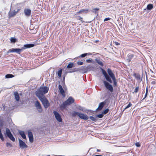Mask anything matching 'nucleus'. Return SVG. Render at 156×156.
Returning a JSON list of instances; mask_svg holds the SVG:
<instances>
[{"mask_svg": "<svg viewBox=\"0 0 156 156\" xmlns=\"http://www.w3.org/2000/svg\"><path fill=\"white\" fill-rule=\"evenodd\" d=\"M48 90L47 87H41L36 91V95L38 98L44 97V95L48 92Z\"/></svg>", "mask_w": 156, "mask_h": 156, "instance_id": "nucleus-1", "label": "nucleus"}, {"mask_svg": "<svg viewBox=\"0 0 156 156\" xmlns=\"http://www.w3.org/2000/svg\"><path fill=\"white\" fill-rule=\"evenodd\" d=\"M33 44H26L24 45L23 47H22L21 49L19 48H12L9 49L7 52L6 53L8 54L11 52H16L18 53H20L22 51V50L26 48L32 47L34 46Z\"/></svg>", "mask_w": 156, "mask_h": 156, "instance_id": "nucleus-2", "label": "nucleus"}, {"mask_svg": "<svg viewBox=\"0 0 156 156\" xmlns=\"http://www.w3.org/2000/svg\"><path fill=\"white\" fill-rule=\"evenodd\" d=\"M74 101L73 98L71 97H70L65 102L61 105L60 106L61 108L62 109H65L67 105H69L73 103Z\"/></svg>", "mask_w": 156, "mask_h": 156, "instance_id": "nucleus-3", "label": "nucleus"}, {"mask_svg": "<svg viewBox=\"0 0 156 156\" xmlns=\"http://www.w3.org/2000/svg\"><path fill=\"white\" fill-rule=\"evenodd\" d=\"M72 115L74 116L77 115L80 119L85 120H87L88 119V116L86 115L75 111L73 112Z\"/></svg>", "mask_w": 156, "mask_h": 156, "instance_id": "nucleus-4", "label": "nucleus"}, {"mask_svg": "<svg viewBox=\"0 0 156 156\" xmlns=\"http://www.w3.org/2000/svg\"><path fill=\"white\" fill-rule=\"evenodd\" d=\"M42 102L44 107L47 108L49 105V103L45 97L38 98Z\"/></svg>", "mask_w": 156, "mask_h": 156, "instance_id": "nucleus-5", "label": "nucleus"}, {"mask_svg": "<svg viewBox=\"0 0 156 156\" xmlns=\"http://www.w3.org/2000/svg\"><path fill=\"white\" fill-rule=\"evenodd\" d=\"M6 133L7 136L12 141H15V139L14 137L11 134L9 129L8 128H6Z\"/></svg>", "mask_w": 156, "mask_h": 156, "instance_id": "nucleus-6", "label": "nucleus"}, {"mask_svg": "<svg viewBox=\"0 0 156 156\" xmlns=\"http://www.w3.org/2000/svg\"><path fill=\"white\" fill-rule=\"evenodd\" d=\"M20 10V9L19 8L17 9L16 11L15 10L10 11L9 13V17H12L15 16Z\"/></svg>", "mask_w": 156, "mask_h": 156, "instance_id": "nucleus-7", "label": "nucleus"}, {"mask_svg": "<svg viewBox=\"0 0 156 156\" xmlns=\"http://www.w3.org/2000/svg\"><path fill=\"white\" fill-rule=\"evenodd\" d=\"M101 70L102 71V73L104 76L106 80L108 81L110 83H112V80H111V78L108 75L106 72L105 70H104V69H101Z\"/></svg>", "mask_w": 156, "mask_h": 156, "instance_id": "nucleus-8", "label": "nucleus"}, {"mask_svg": "<svg viewBox=\"0 0 156 156\" xmlns=\"http://www.w3.org/2000/svg\"><path fill=\"white\" fill-rule=\"evenodd\" d=\"M103 82L107 89L109 90L110 91L112 92L113 91V88L112 85L109 84L106 81H104Z\"/></svg>", "mask_w": 156, "mask_h": 156, "instance_id": "nucleus-9", "label": "nucleus"}, {"mask_svg": "<svg viewBox=\"0 0 156 156\" xmlns=\"http://www.w3.org/2000/svg\"><path fill=\"white\" fill-rule=\"evenodd\" d=\"M103 82L107 89L109 90L110 91L112 92L113 91V88L112 85L109 84L106 81H104Z\"/></svg>", "mask_w": 156, "mask_h": 156, "instance_id": "nucleus-10", "label": "nucleus"}, {"mask_svg": "<svg viewBox=\"0 0 156 156\" xmlns=\"http://www.w3.org/2000/svg\"><path fill=\"white\" fill-rule=\"evenodd\" d=\"M19 145L20 148H27V145L25 143L20 139H19Z\"/></svg>", "mask_w": 156, "mask_h": 156, "instance_id": "nucleus-11", "label": "nucleus"}, {"mask_svg": "<svg viewBox=\"0 0 156 156\" xmlns=\"http://www.w3.org/2000/svg\"><path fill=\"white\" fill-rule=\"evenodd\" d=\"M53 113L56 120L59 122H61L62 118L59 114L56 111H54Z\"/></svg>", "mask_w": 156, "mask_h": 156, "instance_id": "nucleus-12", "label": "nucleus"}, {"mask_svg": "<svg viewBox=\"0 0 156 156\" xmlns=\"http://www.w3.org/2000/svg\"><path fill=\"white\" fill-rule=\"evenodd\" d=\"M24 12L25 15L27 17L30 16L31 13V10L29 9H24Z\"/></svg>", "mask_w": 156, "mask_h": 156, "instance_id": "nucleus-13", "label": "nucleus"}, {"mask_svg": "<svg viewBox=\"0 0 156 156\" xmlns=\"http://www.w3.org/2000/svg\"><path fill=\"white\" fill-rule=\"evenodd\" d=\"M35 105L37 109H38V111L39 112H41L42 111V109L41 108V105L38 101H36Z\"/></svg>", "mask_w": 156, "mask_h": 156, "instance_id": "nucleus-14", "label": "nucleus"}, {"mask_svg": "<svg viewBox=\"0 0 156 156\" xmlns=\"http://www.w3.org/2000/svg\"><path fill=\"white\" fill-rule=\"evenodd\" d=\"M28 136L30 141L32 142L33 141L34 138L32 133L30 131H28Z\"/></svg>", "mask_w": 156, "mask_h": 156, "instance_id": "nucleus-15", "label": "nucleus"}, {"mask_svg": "<svg viewBox=\"0 0 156 156\" xmlns=\"http://www.w3.org/2000/svg\"><path fill=\"white\" fill-rule=\"evenodd\" d=\"M107 72L109 75L111 77L112 79V80H114L115 78V76L114 74L112 73V71L110 69H108Z\"/></svg>", "mask_w": 156, "mask_h": 156, "instance_id": "nucleus-16", "label": "nucleus"}, {"mask_svg": "<svg viewBox=\"0 0 156 156\" xmlns=\"http://www.w3.org/2000/svg\"><path fill=\"white\" fill-rule=\"evenodd\" d=\"M58 88L61 94L63 97H65V94L64 91L61 85H59Z\"/></svg>", "mask_w": 156, "mask_h": 156, "instance_id": "nucleus-17", "label": "nucleus"}, {"mask_svg": "<svg viewBox=\"0 0 156 156\" xmlns=\"http://www.w3.org/2000/svg\"><path fill=\"white\" fill-rule=\"evenodd\" d=\"M88 9H82L80 10L79 12L76 13V14L83 13H87L88 12Z\"/></svg>", "mask_w": 156, "mask_h": 156, "instance_id": "nucleus-18", "label": "nucleus"}, {"mask_svg": "<svg viewBox=\"0 0 156 156\" xmlns=\"http://www.w3.org/2000/svg\"><path fill=\"white\" fill-rule=\"evenodd\" d=\"M19 133L20 135L24 139H26V137L23 131L19 130Z\"/></svg>", "mask_w": 156, "mask_h": 156, "instance_id": "nucleus-19", "label": "nucleus"}, {"mask_svg": "<svg viewBox=\"0 0 156 156\" xmlns=\"http://www.w3.org/2000/svg\"><path fill=\"white\" fill-rule=\"evenodd\" d=\"M134 76L136 79L139 81H141L142 79L141 78L140 75L138 73H135Z\"/></svg>", "mask_w": 156, "mask_h": 156, "instance_id": "nucleus-20", "label": "nucleus"}, {"mask_svg": "<svg viewBox=\"0 0 156 156\" xmlns=\"http://www.w3.org/2000/svg\"><path fill=\"white\" fill-rule=\"evenodd\" d=\"M14 95L15 96V98L17 101H18L19 100L20 97L19 94L17 92H14Z\"/></svg>", "mask_w": 156, "mask_h": 156, "instance_id": "nucleus-21", "label": "nucleus"}, {"mask_svg": "<svg viewBox=\"0 0 156 156\" xmlns=\"http://www.w3.org/2000/svg\"><path fill=\"white\" fill-rule=\"evenodd\" d=\"M86 69L87 71H90L93 70L94 67L92 66L89 65L87 66Z\"/></svg>", "mask_w": 156, "mask_h": 156, "instance_id": "nucleus-22", "label": "nucleus"}, {"mask_svg": "<svg viewBox=\"0 0 156 156\" xmlns=\"http://www.w3.org/2000/svg\"><path fill=\"white\" fill-rule=\"evenodd\" d=\"M153 5L151 4L148 5L147 6V9L148 10H150L153 8Z\"/></svg>", "mask_w": 156, "mask_h": 156, "instance_id": "nucleus-23", "label": "nucleus"}, {"mask_svg": "<svg viewBox=\"0 0 156 156\" xmlns=\"http://www.w3.org/2000/svg\"><path fill=\"white\" fill-rule=\"evenodd\" d=\"M104 103L103 102H101L100 103L99 105V106L98 108L99 110L101 109L104 106Z\"/></svg>", "mask_w": 156, "mask_h": 156, "instance_id": "nucleus-24", "label": "nucleus"}, {"mask_svg": "<svg viewBox=\"0 0 156 156\" xmlns=\"http://www.w3.org/2000/svg\"><path fill=\"white\" fill-rule=\"evenodd\" d=\"M91 55V54L90 53H84V54H82V55H81L80 56V57H82V58H83V57H85L86 56H87V55Z\"/></svg>", "mask_w": 156, "mask_h": 156, "instance_id": "nucleus-25", "label": "nucleus"}, {"mask_svg": "<svg viewBox=\"0 0 156 156\" xmlns=\"http://www.w3.org/2000/svg\"><path fill=\"white\" fill-rule=\"evenodd\" d=\"M73 63H70L67 66V68H71L73 67Z\"/></svg>", "mask_w": 156, "mask_h": 156, "instance_id": "nucleus-26", "label": "nucleus"}, {"mask_svg": "<svg viewBox=\"0 0 156 156\" xmlns=\"http://www.w3.org/2000/svg\"><path fill=\"white\" fill-rule=\"evenodd\" d=\"M14 76L12 74H7L5 75V77L6 78H12L14 77Z\"/></svg>", "mask_w": 156, "mask_h": 156, "instance_id": "nucleus-27", "label": "nucleus"}, {"mask_svg": "<svg viewBox=\"0 0 156 156\" xmlns=\"http://www.w3.org/2000/svg\"><path fill=\"white\" fill-rule=\"evenodd\" d=\"M133 55H129L127 59L129 62H130L131 61V60L133 58Z\"/></svg>", "mask_w": 156, "mask_h": 156, "instance_id": "nucleus-28", "label": "nucleus"}, {"mask_svg": "<svg viewBox=\"0 0 156 156\" xmlns=\"http://www.w3.org/2000/svg\"><path fill=\"white\" fill-rule=\"evenodd\" d=\"M10 41L12 43H15L16 42V39L13 38V37H12L10 39Z\"/></svg>", "mask_w": 156, "mask_h": 156, "instance_id": "nucleus-29", "label": "nucleus"}, {"mask_svg": "<svg viewBox=\"0 0 156 156\" xmlns=\"http://www.w3.org/2000/svg\"><path fill=\"white\" fill-rule=\"evenodd\" d=\"M62 73V69L58 70V76L59 77H60L61 76Z\"/></svg>", "mask_w": 156, "mask_h": 156, "instance_id": "nucleus-30", "label": "nucleus"}, {"mask_svg": "<svg viewBox=\"0 0 156 156\" xmlns=\"http://www.w3.org/2000/svg\"><path fill=\"white\" fill-rule=\"evenodd\" d=\"M87 62L88 63H93L94 61L92 59H87L86 60Z\"/></svg>", "mask_w": 156, "mask_h": 156, "instance_id": "nucleus-31", "label": "nucleus"}, {"mask_svg": "<svg viewBox=\"0 0 156 156\" xmlns=\"http://www.w3.org/2000/svg\"><path fill=\"white\" fill-rule=\"evenodd\" d=\"M99 10L98 8H95L92 10V11L96 14L97 11Z\"/></svg>", "mask_w": 156, "mask_h": 156, "instance_id": "nucleus-32", "label": "nucleus"}, {"mask_svg": "<svg viewBox=\"0 0 156 156\" xmlns=\"http://www.w3.org/2000/svg\"><path fill=\"white\" fill-rule=\"evenodd\" d=\"M97 62L101 66H103V63L102 62L99 60H98L97 61Z\"/></svg>", "mask_w": 156, "mask_h": 156, "instance_id": "nucleus-33", "label": "nucleus"}, {"mask_svg": "<svg viewBox=\"0 0 156 156\" xmlns=\"http://www.w3.org/2000/svg\"><path fill=\"white\" fill-rule=\"evenodd\" d=\"M108 112V109H106L104 111H103L102 112V113L103 114H105L106 113H107Z\"/></svg>", "mask_w": 156, "mask_h": 156, "instance_id": "nucleus-34", "label": "nucleus"}, {"mask_svg": "<svg viewBox=\"0 0 156 156\" xmlns=\"http://www.w3.org/2000/svg\"><path fill=\"white\" fill-rule=\"evenodd\" d=\"M147 93H148V88L147 87L146 89V92H145V97L143 99V100L145 98H146L147 97Z\"/></svg>", "mask_w": 156, "mask_h": 156, "instance_id": "nucleus-35", "label": "nucleus"}, {"mask_svg": "<svg viewBox=\"0 0 156 156\" xmlns=\"http://www.w3.org/2000/svg\"><path fill=\"white\" fill-rule=\"evenodd\" d=\"M90 120L93 121H95L96 120V119L92 116H90Z\"/></svg>", "mask_w": 156, "mask_h": 156, "instance_id": "nucleus-36", "label": "nucleus"}, {"mask_svg": "<svg viewBox=\"0 0 156 156\" xmlns=\"http://www.w3.org/2000/svg\"><path fill=\"white\" fill-rule=\"evenodd\" d=\"M132 105V104L130 103H129L128 105L125 108V109L128 108L130 107Z\"/></svg>", "mask_w": 156, "mask_h": 156, "instance_id": "nucleus-37", "label": "nucleus"}, {"mask_svg": "<svg viewBox=\"0 0 156 156\" xmlns=\"http://www.w3.org/2000/svg\"><path fill=\"white\" fill-rule=\"evenodd\" d=\"M6 146L7 147H12V145L10 143H7L6 144Z\"/></svg>", "mask_w": 156, "mask_h": 156, "instance_id": "nucleus-38", "label": "nucleus"}, {"mask_svg": "<svg viewBox=\"0 0 156 156\" xmlns=\"http://www.w3.org/2000/svg\"><path fill=\"white\" fill-rule=\"evenodd\" d=\"M139 89V87H136L135 90L134 91V92L137 93Z\"/></svg>", "mask_w": 156, "mask_h": 156, "instance_id": "nucleus-39", "label": "nucleus"}, {"mask_svg": "<svg viewBox=\"0 0 156 156\" xmlns=\"http://www.w3.org/2000/svg\"><path fill=\"white\" fill-rule=\"evenodd\" d=\"M113 80V81L114 83V85H115V86H116L117 84V82L116 81V79H115H115H114V80Z\"/></svg>", "mask_w": 156, "mask_h": 156, "instance_id": "nucleus-40", "label": "nucleus"}, {"mask_svg": "<svg viewBox=\"0 0 156 156\" xmlns=\"http://www.w3.org/2000/svg\"><path fill=\"white\" fill-rule=\"evenodd\" d=\"M77 64L79 65H81L83 64V62H82L79 61L77 62Z\"/></svg>", "mask_w": 156, "mask_h": 156, "instance_id": "nucleus-41", "label": "nucleus"}, {"mask_svg": "<svg viewBox=\"0 0 156 156\" xmlns=\"http://www.w3.org/2000/svg\"><path fill=\"white\" fill-rule=\"evenodd\" d=\"M97 117L99 118H102L103 117V115L102 114H100L98 115Z\"/></svg>", "mask_w": 156, "mask_h": 156, "instance_id": "nucleus-42", "label": "nucleus"}, {"mask_svg": "<svg viewBox=\"0 0 156 156\" xmlns=\"http://www.w3.org/2000/svg\"><path fill=\"white\" fill-rule=\"evenodd\" d=\"M135 145L137 147H140V144L138 142L136 143L135 144Z\"/></svg>", "mask_w": 156, "mask_h": 156, "instance_id": "nucleus-43", "label": "nucleus"}, {"mask_svg": "<svg viewBox=\"0 0 156 156\" xmlns=\"http://www.w3.org/2000/svg\"><path fill=\"white\" fill-rule=\"evenodd\" d=\"M110 18H106L104 19V21H107L110 20Z\"/></svg>", "mask_w": 156, "mask_h": 156, "instance_id": "nucleus-44", "label": "nucleus"}, {"mask_svg": "<svg viewBox=\"0 0 156 156\" xmlns=\"http://www.w3.org/2000/svg\"><path fill=\"white\" fill-rule=\"evenodd\" d=\"M156 83V82L154 81H153L152 82V84H155Z\"/></svg>", "mask_w": 156, "mask_h": 156, "instance_id": "nucleus-45", "label": "nucleus"}, {"mask_svg": "<svg viewBox=\"0 0 156 156\" xmlns=\"http://www.w3.org/2000/svg\"><path fill=\"white\" fill-rule=\"evenodd\" d=\"M82 19H83L81 17H80V16L79 17L78 19L79 20H82Z\"/></svg>", "mask_w": 156, "mask_h": 156, "instance_id": "nucleus-46", "label": "nucleus"}, {"mask_svg": "<svg viewBox=\"0 0 156 156\" xmlns=\"http://www.w3.org/2000/svg\"><path fill=\"white\" fill-rule=\"evenodd\" d=\"M115 43L117 45H119V43H118V42H115Z\"/></svg>", "mask_w": 156, "mask_h": 156, "instance_id": "nucleus-47", "label": "nucleus"}, {"mask_svg": "<svg viewBox=\"0 0 156 156\" xmlns=\"http://www.w3.org/2000/svg\"><path fill=\"white\" fill-rule=\"evenodd\" d=\"M97 152H100V150L99 149H97Z\"/></svg>", "mask_w": 156, "mask_h": 156, "instance_id": "nucleus-48", "label": "nucleus"}]
</instances>
